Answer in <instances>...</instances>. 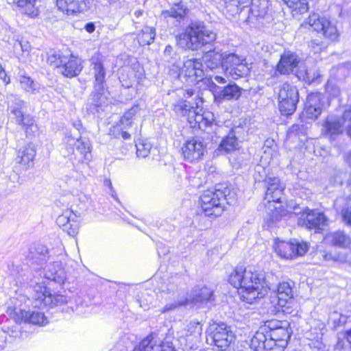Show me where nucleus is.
I'll use <instances>...</instances> for the list:
<instances>
[{
	"mask_svg": "<svg viewBox=\"0 0 351 351\" xmlns=\"http://www.w3.org/2000/svg\"><path fill=\"white\" fill-rule=\"evenodd\" d=\"M343 123L339 119L329 116L326 118L322 129V134L328 138L330 141H335L337 137L343 133Z\"/></svg>",
	"mask_w": 351,
	"mask_h": 351,
	"instance_id": "25",
	"label": "nucleus"
},
{
	"mask_svg": "<svg viewBox=\"0 0 351 351\" xmlns=\"http://www.w3.org/2000/svg\"><path fill=\"white\" fill-rule=\"evenodd\" d=\"M216 38V33L201 21L191 22L183 32L176 36L178 47L191 51H198L202 47L211 45Z\"/></svg>",
	"mask_w": 351,
	"mask_h": 351,
	"instance_id": "4",
	"label": "nucleus"
},
{
	"mask_svg": "<svg viewBox=\"0 0 351 351\" xmlns=\"http://www.w3.org/2000/svg\"><path fill=\"white\" fill-rule=\"evenodd\" d=\"M238 145L237 138L232 130L228 136L223 138L219 144V148L226 152L234 150Z\"/></svg>",
	"mask_w": 351,
	"mask_h": 351,
	"instance_id": "45",
	"label": "nucleus"
},
{
	"mask_svg": "<svg viewBox=\"0 0 351 351\" xmlns=\"http://www.w3.org/2000/svg\"><path fill=\"white\" fill-rule=\"evenodd\" d=\"M267 188L265 198L268 202L278 203L281 202V197L284 188L280 183V180L276 177H269L268 180L265 183Z\"/></svg>",
	"mask_w": 351,
	"mask_h": 351,
	"instance_id": "29",
	"label": "nucleus"
},
{
	"mask_svg": "<svg viewBox=\"0 0 351 351\" xmlns=\"http://www.w3.org/2000/svg\"><path fill=\"white\" fill-rule=\"evenodd\" d=\"M7 100L8 111L17 125L21 126L27 136H35L38 128L34 117L29 114H26L27 103L15 95L8 96Z\"/></svg>",
	"mask_w": 351,
	"mask_h": 351,
	"instance_id": "6",
	"label": "nucleus"
},
{
	"mask_svg": "<svg viewBox=\"0 0 351 351\" xmlns=\"http://www.w3.org/2000/svg\"><path fill=\"white\" fill-rule=\"evenodd\" d=\"M223 70L234 80L247 75L249 67L245 60L234 53H226L223 58Z\"/></svg>",
	"mask_w": 351,
	"mask_h": 351,
	"instance_id": "11",
	"label": "nucleus"
},
{
	"mask_svg": "<svg viewBox=\"0 0 351 351\" xmlns=\"http://www.w3.org/2000/svg\"><path fill=\"white\" fill-rule=\"evenodd\" d=\"M333 324L335 328L343 326L346 324L348 316L343 314H338L337 313H334L333 314Z\"/></svg>",
	"mask_w": 351,
	"mask_h": 351,
	"instance_id": "55",
	"label": "nucleus"
},
{
	"mask_svg": "<svg viewBox=\"0 0 351 351\" xmlns=\"http://www.w3.org/2000/svg\"><path fill=\"white\" fill-rule=\"evenodd\" d=\"M163 57L165 60L170 64L174 65L180 60L179 54L174 50V48L171 45H167L163 52Z\"/></svg>",
	"mask_w": 351,
	"mask_h": 351,
	"instance_id": "48",
	"label": "nucleus"
},
{
	"mask_svg": "<svg viewBox=\"0 0 351 351\" xmlns=\"http://www.w3.org/2000/svg\"><path fill=\"white\" fill-rule=\"evenodd\" d=\"M341 217L346 225L351 226V206L342 209Z\"/></svg>",
	"mask_w": 351,
	"mask_h": 351,
	"instance_id": "57",
	"label": "nucleus"
},
{
	"mask_svg": "<svg viewBox=\"0 0 351 351\" xmlns=\"http://www.w3.org/2000/svg\"><path fill=\"white\" fill-rule=\"evenodd\" d=\"M79 216L70 208L62 212L56 219L57 225L69 235L75 237L79 230Z\"/></svg>",
	"mask_w": 351,
	"mask_h": 351,
	"instance_id": "19",
	"label": "nucleus"
},
{
	"mask_svg": "<svg viewBox=\"0 0 351 351\" xmlns=\"http://www.w3.org/2000/svg\"><path fill=\"white\" fill-rule=\"evenodd\" d=\"M226 53H221V50L214 49L204 53L202 60L208 69L213 70L219 66L223 69V58Z\"/></svg>",
	"mask_w": 351,
	"mask_h": 351,
	"instance_id": "31",
	"label": "nucleus"
},
{
	"mask_svg": "<svg viewBox=\"0 0 351 351\" xmlns=\"http://www.w3.org/2000/svg\"><path fill=\"white\" fill-rule=\"evenodd\" d=\"M84 29L88 33H93L95 29V25L93 22L88 23L85 25Z\"/></svg>",
	"mask_w": 351,
	"mask_h": 351,
	"instance_id": "64",
	"label": "nucleus"
},
{
	"mask_svg": "<svg viewBox=\"0 0 351 351\" xmlns=\"http://www.w3.org/2000/svg\"><path fill=\"white\" fill-rule=\"evenodd\" d=\"M293 282H279L277 287V305L282 308V311H285L284 309L291 300L293 297L292 285Z\"/></svg>",
	"mask_w": 351,
	"mask_h": 351,
	"instance_id": "30",
	"label": "nucleus"
},
{
	"mask_svg": "<svg viewBox=\"0 0 351 351\" xmlns=\"http://www.w3.org/2000/svg\"><path fill=\"white\" fill-rule=\"evenodd\" d=\"M322 95L319 93H313L307 96L305 112L308 118L317 119L322 112L323 103Z\"/></svg>",
	"mask_w": 351,
	"mask_h": 351,
	"instance_id": "27",
	"label": "nucleus"
},
{
	"mask_svg": "<svg viewBox=\"0 0 351 351\" xmlns=\"http://www.w3.org/2000/svg\"><path fill=\"white\" fill-rule=\"evenodd\" d=\"M141 110V108L139 105H134L131 108H130L128 111H126L123 114V120H133L135 119L136 115L139 113Z\"/></svg>",
	"mask_w": 351,
	"mask_h": 351,
	"instance_id": "54",
	"label": "nucleus"
},
{
	"mask_svg": "<svg viewBox=\"0 0 351 351\" xmlns=\"http://www.w3.org/2000/svg\"><path fill=\"white\" fill-rule=\"evenodd\" d=\"M343 119L345 122H349L347 125V133L348 136L351 137V108H349L348 110H345L343 114Z\"/></svg>",
	"mask_w": 351,
	"mask_h": 351,
	"instance_id": "60",
	"label": "nucleus"
},
{
	"mask_svg": "<svg viewBox=\"0 0 351 351\" xmlns=\"http://www.w3.org/2000/svg\"><path fill=\"white\" fill-rule=\"evenodd\" d=\"M24 322L33 325L45 326L48 323L44 313L37 310L26 311Z\"/></svg>",
	"mask_w": 351,
	"mask_h": 351,
	"instance_id": "36",
	"label": "nucleus"
},
{
	"mask_svg": "<svg viewBox=\"0 0 351 351\" xmlns=\"http://www.w3.org/2000/svg\"><path fill=\"white\" fill-rule=\"evenodd\" d=\"M199 102H202L201 98L196 99L195 106L184 99H180L173 104V111L181 117H186V119L192 128H198L205 130L206 128L211 126L215 121L214 114L208 110L199 109Z\"/></svg>",
	"mask_w": 351,
	"mask_h": 351,
	"instance_id": "5",
	"label": "nucleus"
},
{
	"mask_svg": "<svg viewBox=\"0 0 351 351\" xmlns=\"http://www.w3.org/2000/svg\"><path fill=\"white\" fill-rule=\"evenodd\" d=\"M278 108L282 115L289 116L294 113L299 101L297 88L288 83H284L277 88Z\"/></svg>",
	"mask_w": 351,
	"mask_h": 351,
	"instance_id": "7",
	"label": "nucleus"
},
{
	"mask_svg": "<svg viewBox=\"0 0 351 351\" xmlns=\"http://www.w3.org/2000/svg\"><path fill=\"white\" fill-rule=\"evenodd\" d=\"M21 88L26 93L36 94L39 91L40 84L27 75H20L19 79Z\"/></svg>",
	"mask_w": 351,
	"mask_h": 351,
	"instance_id": "38",
	"label": "nucleus"
},
{
	"mask_svg": "<svg viewBox=\"0 0 351 351\" xmlns=\"http://www.w3.org/2000/svg\"><path fill=\"white\" fill-rule=\"evenodd\" d=\"M268 329L260 328L250 341V348L254 351H273L275 343L269 337Z\"/></svg>",
	"mask_w": 351,
	"mask_h": 351,
	"instance_id": "23",
	"label": "nucleus"
},
{
	"mask_svg": "<svg viewBox=\"0 0 351 351\" xmlns=\"http://www.w3.org/2000/svg\"><path fill=\"white\" fill-rule=\"evenodd\" d=\"M64 57L65 56L53 52L48 54L47 62L50 65L54 66L59 70Z\"/></svg>",
	"mask_w": 351,
	"mask_h": 351,
	"instance_id": "53",
	"label": "nucleus"
},
{
	"mask_svg": "<svg viewBox=\"0 0 351 351\" xmlns=\"http://www.w3.org/2000/svg\"><path fill=\"white\" fill-rule=\"evenodd\" d=\"M181 282V276L176 274L168 278L167 282L162 285L161 290L162 292L174 294L178 291Z\"/></svg>",
	"mask_w": 351,
	"mask_h": 351,
	"instance_id": "43",
	"label": "nucleus"
},
{
	"mask_svg": "<svg viewBox=\"0 0 351 351\" xmlns=\"http://www.w3.org/2000/svg\"><path fill=\"white\" fill-rule=\"evenodd\" d=\"M269 168L264 167L263 165L258 164L254 168V173L253 175L254 181L257 182H264L268 180Z\"/></svg>",
	"mask_w": 351,
	"mask_h": 351,
	"instance_id": "46",
	"label": "nucleus"
},
{
	"mask_svg": "<svg viewBox=\"0 0 351 351\" xmlns=\"http://www.w3.org/2000/svg\"><path fill=\"white\" fill-rule=\"evenodd\" d=\"M186 305H188V300L186 297L180 298L177 301L167 304L161 310V313L172 311L180 306Z\"/></svg>",
	"mask_w": 351,
	"mask_h": 351,
	"instance_id": "51",
	"label": "nucleus"
},
{
	"mask_svg": "<svg viewBox=\"0 0 351 351\" xmlns=\"http://www.w3.org/2000/svg\"><path fill=\"white\" fill-rule=\"evenodd\" d=\"M242 90L236 84H229L217 92V97L222 100H237L241 97Z\"/></svg>",
	"mask_w": 351,
	"mask_h": 351,
	"instance_id": "33",
	"label": "nucleus"
},
{
	"mask_svg": "<svg viewBox=\"0 0 351 351\" xmlns=\"http://www.w3.org/2000/svg\"><path fill=\"white\" fill-rule=\"evenodd\" d=\"M251 3L250 10L256 17H263L269 7V0H249Z\"/></svg>",
	"mask_w": 351,
	"mask_h": 351,
	"instance_id": "42",
	"label": "nucleus"
},
{
	"mask_svg": "<svg viewBox=\"0 0 351 351\" xmlns=\"http://www.w3.org/2000/svg\"><path fill=\"white\" fill-rule=\"evenodd\" d=\"M82 69L81 60L73 56H70L63 58V62L58 71L67 77H72L77 75Z\"/></svg>",
	"mask_w": 351,
	"mask_h": 351,
	"instance_id": "26",
	"label": "nucleus"
},
{
	"mask_svg": "<svg viewBox=\"0 0 351 351\" xmlns=\"http://www.w3.org/2000/svg\"><path fill=\"white\" fill-rule=\"evenodd\" d=\"M49 292L46 287V280L42 276L36 274L29 281L30 298L34 300L36 307H40L43 305Z\"/></svg>",
	"mask_w": 351,
	"mask_h": 351,
	"instance_id": "20",
	"label": "nucleus"
},
{
	"mask_svg": "<svg viewBox=\"0 0 351 351\" xmlns=\"http://www.w3.org/2000/svg\"><path fill=\"white\" fill-rule=\"evenodd\" d=\"M299 59L298 56L291 51H285L280 56V59L277 64L272 77H278V74L289 75L296 71Z\"/></svg>",
	"mask_w": 351,
	"mask_h": 351,
	"instance_id": "18",
	"label": "nucleus"
},
{
	"mask_svg": "<svg viewBox=\"0 0 351 351\" xmlns=\"http://www.w3.org/2000/svg\"><path fill=\"white\" fill-rule=\"evenodd\" d=\"M66 147L68 155L74 154L75 149L80 155L79 161L89 160L90 157V144L89 141L82 137L75 138L71 135L65 138Z\"/></svg>",
	"mask_w": 351,
	"mask_h": 351,
	"instance_id": "17",
	"label": "nucleus"
},
{
	"mask_svg": "<svg viewBox=\"0 0 351 351\" xmlns=\"http://www.w3.org/2000/svg\"><path fill=\"white\" fill-rule=\"evenodd\" d=\"M55 245H56V246L52 247V249L51 250V254H50V255L51 256L53 255V256H56L62 255L64 252V246H63L61 241L59 239H57L55 241Z\"/></svg>",
	"mask_w": 351,
	"mask_h": 351,
	"instance_id": "56",
	"label": "nucleus"
},
{
	"mask_svg": "<svg viewBox=\"0 0 351 351\" xmlns=\"http://www.w3.org/2000/svg\"><path fill=\"white\" fill-rule=\"evenodd\" d=\"M0 78L7 84L10 82V79L8 77L6 72L1 65L0 66Z\"/></svg>",
	"mask_w": 351,
	"mask_h": 351,
	"instance_id": "63",
	"label": "nucleus"
},
{
	"mask_svg": "<svg viewBox=\"0 0 351 351\" xmlns=\"http://www.w3.org/2000/svg\"><path fill=\"white\" fill-rule=\"evenodd\" d=\"M93 0H56L58 9L64 14L75 17L88 11Z\"/></svg>",
	"mask_w": 351,
	"mask_h": 351,
	"instance_id": "16",
	"label": "nucleus"
},
{
	"mask_svg": "<svg viewBox=\"0 0 351 351\" xmlns=\"http://www.w3.org/2000/svg\"><path fill=\"white\" fill-rule=\"evenodd\" d=\"M269 207H271V206L270 205ZM279 208L276 206H274L273 208H269V210L264 218V226H267V228H271L281 220L284 214L280 213Z\"/></svg>",
	"mask_w": 351,
	"mask_h": 351,
	"instance_id": "39",
	"label": "nucleus"
},
{
	"mask_svg": "<svg viewBox=\"0 0 351 351\" xmlns=\"http://www.w3.org/2000/svg\"><path fill=\"white\" fill-rule=\"evenodd\" d=\"M133 121L130 119L123 120V115L121 117L119 122L117 123L120 127H123L128 130L132 126Z\"/></svg>",
	"mask_w": 351,
	"mask_h": 351,
	"instance_id": "62",
	"label": "nucleus"
},
{
	"mask_svg": "<svg viewBox=\"0 0 351 351\" xmlns=\"http://www.w3.org/2000/svg\"><path fill=\"white\" fill-rule=\"evenodd\" d=\"M154 296L148 294L147 293L143 295L141 299L138 300L140 306L143 307L145 309L147 307L149 304L152 303Z\"/></svg>",
	"mask_w": 351,
	"mask_h": 351,
	"instance_id": "58",
	"label": "nucleus"
},
{
	"mask_svg": "<svg viewBox=\"0 0 351 351\" xmlns=\"http://www.w3.org/2000/svg\"><path fill=\"white\" fill-rule=\"evenodd\" d=\"M325 239L332 245L342 248H346L350 244V238L349 236L341 230L328 233L326 236Z\"/></svg>",
	"mask_w": 351,
	"mask_h": 351,
	"instance_id": "34",
	"label": "nucleus"
},
{
	"mask_svg": "<svg viewBox=\"0 0 351 351\" xmlns=\"http://www.w3.org/2000/svg\"><path fill=\"white\" fill-rule=\"evenodd\" d=\"M110 134L117 139L122 138L123 140H129L131 138V134L127 130L117 124L110 128Z\"/></svg>",
	"mask_w": 351,
	"mask_h": 351,
	"instance_id": "49",
	"label": "nucleus"
},
{
	"mask_svg": "<svg viewBox=\"0 0 351 351\" xmlns=\"http://www.w3.org/2000/svg\"><path fill=\"white\" fill-rule=\"evenodd\" d=\"M302 27H308L317 32H322L324 36L330 40H335L338 37L337 29L330 21L325 18H320L313 13L302 24Z\"/></svg>",
	"mask_w": 351,
	"mask_h": 351,
	"instance_id": "12",
	"label": "nucleus"
},
{
	"mask_svg": "<svg viewBox=\"0 0 351 351\" xmlns=\"http://www.w3.org/2000/svg\"><path fill=\"white\" fill-rule=\"evenodd\" d=\"M202 333V326L200 322L192 321L186 326V337L189 339L197 342L200 340Z\"/></svg>",
	"mask_w": 351,
	"mask_h": 351,
	"instance_id": "40",
	"label": "nucleus"
},
{
	"mask_svg": "<svg viewBox=\"0 0 351 351\" xmlns=\"http://www.w3.org/2000/svg\"><path fill=\"white\" fill-rule=\"evenodd\" d=\"M213 327L211 339L214 345L222 351L226 350L235 340V335L231 327L223 322Z\"/></svg>",
	"mask_w": 351,
	"mask_h": 351,
	"instance_id": "14",
	"label": "nucleus"
},
{
	"mask_svg": "<svg viewBox=\"0 0 351 351\" xmlns=\"http://www.w3.org/2000/svg\"><path fill=\"white\" fill-rule=\"evenodd\" d=\"M335 351H351L350 346L346 345L344 340L339 337L335 346Z\"/></svg>",
	"mask_w": 351,
	"mask_h": 351,
	"instance_id": "59",
	"label": "nucleus"
},
{
	"mask_svg": "<svg viewBox=\"0 0 351 351\" xmlns=\"http://www.w3.org/2000/svg\"><path fill=\"white\" fill-rule=\"evenodd\" d=\"M274 249L280 256L289 259L295 256H303L308 250V245L307 242L297 239L280 241L276 243Z\"/></svg>",
	"mask_w": 351,
	"mask_h": 351,
	"instance_id": "13",
	"label": "nucleus"
},
{
	"mask_svg": "<svg viewBox=\"0 0 351 351\" xmlns=\"http://www.w3.org/2000/svg\"><path fill=\"white\" fill-rule=\"evenodd\" d=\"M235 195L234 191L226 183H221L213 189L204 191L199 197V204L206 216L216 217L222 214L226 204L234 201Z\"/></svg>",
	"mask_w": 351,
	"mask_h": 351,
	"instance_id": "3",
	"label": "nucleus"
},
{
	"mask_svg": "<svg viewBox=\"0 0 351 351\" xmlns=\"http://www.w3.org/2000/svg\"><path fill=\"white\" fill-rule=\"evenodd\" d=\"M136 155L138 157L145 158L150 154L152 144L146 139L140 140L136 143Z\"/></svg>",
	"mask_w": 351,
	"mask_h": 351,
	"instance_id": "47",
	"label": "nucleus"
},
{
	"mask_svg": "<svg viewBox=\"0 0 351 351\" xmlns=\"http://www.w3.org/2000/svg\"><path fill=\"white\" fill-rule=\"evenodd\" d=\"M90 71L94 77L93 90L87 105L92 113L99 111V108L107 104L108 88L106 84L107 69L104 65V58L99 53L94 54L90 60Z\"/></svg>",
	"mask_w": 351,
	"mask_h": 351,
	"instance_id": "2",
	"label": "nucleus"
},
{
	"mask_svg": "<svg viewBox=\"0 0 351 351\" xmlns=\"http://www.w3.org/2000/svg\"><path fill=\"white\" fill-rule=\"evenodd\" d=\"M173 333H170V330L162 340L152 333L143 339L133 351H176L173 343Z\"/></svg>",
	"mask_w": 351,
	"mask_h": 351,
	"instance_id": "9",
	"label": "nucleus"
},
{
	"mask_svg": "<svg viewBox=\"0 0 351 351\" xmlns=\"http://www.w3.org/2000/svg\"><path fill=\"white\" fill-rule=\"evenodd\" d=\"M180 80L185 84L193 86L204 78L202 62L197 59H188L184 61L183 68L179 75Z\"/></svg>",
	"mask_w": 351,
	"mask_h": 351,
	"instance_id": "10",
	"label": "nucleus"
},
{
	"mask_svg": "<svg viewBox=\"0 0 351 351\" xmlns=\"http://www.w3.org/2000/svg\"><path fill=\"white\" fill-rule=\"evenodd\" d=\"M189 9L186 4L182 1L173 3L171 7L166 10L162 12V15L165 18H172L176 19V21L180 23L186 16Z\"/></svg>",
	"mask_w": 351,
	"mask_h": 351,
	"instance_id": "32",
	"label": "nucleus"
},
{
	"mask_svg": "<svg viewBox=\"0 0 351 351\" xmlns=\"http://www.w3.org/2000/svg\"><path fill=\"white\" fill-rule=\"evenodd\" d=\"M36 274L42 276L45 280L54 281L58 284L64 283L66 275L60 261H53L47 265L43 270H38Z\"/></svg>",
	"mask_w": 351,
	"mask_h": 351,
	"instance_id": "22",
	"label": "nucleus"
},
{
	"mask_svg": "<svg viewBox=\"0 0 351 351\" xmlns=\"http://www.w3.org/2000/svg\"><path fill=\"white\" fill-rule=\"evenodd\" d=\"M7 2L29 16L36 15L34 10L35 0H7Z\"/></svg>",
	"mask_w": 351,
	"mask_h": 351,
	"instance_id": "37",
	"label": "nucleus"
},
{
	"mask_svg": "<svg viewBox=\"0 0 351 351\" xmlns=\"http://www.w3.org/2000/svg\"><path fill=\"white\" fill-rule=\"evenodd\" d=\"M36 153L34 146L32 144H27L17 151L16 162L20 164L24 169L32 168Z\"/></svg>",
	"mask_w": 351,
	"mask_h": 351,
	"instance_id": "28",
	"label": "nucleus"
},
{
	"mask_svg": "<svg viewBox=\"0 0 351 351\" xmlns=\"http://www.w3.org/2000/svg\"><path fill=\"white\" fill-rule=\"evenodd\" d=\"M156 37V29L154 27L145 25L136 36L138 43L141 46L151 45Z\"/></svg>",
	"mask_w": 351,
	"mask_h": 351,
	"instance_id": "35",
	"label": "nucleus"
},
{
	"mask_svg": "<svg viewBox=\"0 0 351 351\" xmlns=\"http://www.w3.org/2000/svg\"><path fill=\"white\" fill-rule=\"evenodd\" d=\"M50 256L49 249L44 244L34 243L30 245L27 258L32 265L42 266Z\"/></svg>",
	"mask_w": 351,
	"mask_h": 351,
	"instance_id": "24",
	"label": "nucleus"
},
{
	"mask_svg": "<svg viewBox=\"0 0 351 351\" xmlns=\"http://www.w3.org/2000/svg\"><path fill=\"white\" fill-rule=\"evenodd\" d=\"M292 10L293 14H303L308 10L306 0H282Z\"/></svg>",
	"mask_w": 351,
	"mask_h": 351,
	"instance_id": "44",
	"label": "nucleus"
},
{
	"mask_svg": "<svg viewBox=\"0 0 351 351\" xmlns=\"http://www.w3.org/2000/svg\"><path fill=\"white\" fill-rule=\"evenodd\" d=\"M186 298L188 304L213 305L215 296L214 290L205 286L202 288H194Z\"/></svg>",
	"mask_w": 351,
	"mask_h": 351,
	"instance_id": "21",
	"label": "nucleus"
},
{
	"mask_svg": "<svg viewBox=\"0 0 351 351\" xmlns=\"http://www.w3.org/2000/svg\"><path fill=\"white\" fill-rule=\"evenodd\" d=\"M284 321L274 320L268 322L267 326L263 328H266L269 330H277L280 328V326H283Z\"/></svg>",
	"mask_w": 351,
	"mask_h": 351,
	"instance_id": "61",
	"label": "nucleus"
},
{
	"mask_svg": "<svg viewBox=\"0 0 351 351\" xmlns=\"http://www.w3.org/2000/svg\"><path fill=\"white\" fill-rule=\"evenodd\" d=\"M306 133V128L303 124H293L287 131V135L289 137L293 136L300 137L305 136Z\"/></svg>",
	"mask_w": 351,
	"mask_h": 351,
	"instance_id": "52",
	"label": "nucleus"
},
{
	"mask_svg": "<svg viewBox=\"0 0 351 351\" xmlns=\"http://www.w3.org/2000/svg\"><path fill=\"white\" fill-rule=\"evenodd\" d=\"M298 209H299L298 206L293 208L294 213H301V217L298 219V225L308 230H313L315 232L324 229L327 221V217L324 213L308 208H306L302 212L298 211Z\"/></svg>",
	"mask_w": 351,
	"mask_h": 351,
	"instance_id": "8",
	"label": "nucleus"
},
{
	"mask_svg": "<svg viewBox=\"0 0 351 351\" xmlns=\"http://www.w3.org/2000/svg\"><path fill=\"white\" fill-rule=\"evenodd\" d=\"M67 302L68 299L66 296L62 294H51L49 292L42 306L53 308L66 304Z\"/></svg>",
	"mask_w": 351,
	"mask_h": 351,
	"instance_id": "41",
	"label": "nucleus"
},
{
	"mask_svg": "<svg viewBox=\"0 0 351 351\" xmlns=\"http://www.w3.org/2000/svg\"><path fill=\"white\" fill-rule=\"evenodd\" d=\"M26 311L15 307H8L7 313L16 322H24Z\"/></svg>",
	"mask_w": 351,
	"mask_h": 351,
	"instance_id": "50",
	"label": "nucleus"
},
{
	"mask_svg": "<svg viewBox=\"0 0 351 351\" xmlns=\"http://www.w3.org/2000/svg\"><path fill=\"white\" fill-rule=\"evenodd\" d=\"M182 155L184 159L189 162H195L202 159L206 150L204 141L199 137H193L186 140L182 145Z\"/></svg>",
	"mask_w": 351,
	"mask_h": 351,
	"instance_id": "15",
	"label": "nucleus"
},
{
	"mask_svg": "<svg viewBox=\"0 0 351 351\" xmlns=\"http://www.w3.org/2000/svg\"><path fill=\"white\" fill-rule=\"evenodd\" d=\"M229 282L239 289L243 302L253 304L263 298L268 289H271L263 272H252L243 266H237L229 276Z\"/></svg>",
	"mask_w": 351,
	"mask_h": 351,
	"instance_id": "1",
	"label": "nucleus"
}]
</instances>
